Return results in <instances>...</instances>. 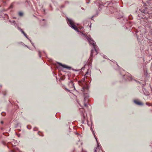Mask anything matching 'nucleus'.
<instances>
[{"label": "nucleus", "mask_w": 152, "mask_h": 152, "mask_svg": "<svg viewBox=\"0 0 152 152\" xmlns=\"http://www.w3.org/2000/svg\"><path fill=\"white\" fill-rule=\"evenodd\" d=\"M15 23V20H13L12 21V23Z\"/></svg>", "instance_id": "nucleus-54"}, {"label": "nucleus", "mask_w": 152, "mask_h": 152, "mask_svg": "<svg viewBox=\"0 0 152 152\" xmlns=\"http://www.w3.org/2000/svg\"><path fill=\"white\" fill-rule=\"evenodd\" d=\"M38 129V128L36 127H35L34 128V129H33V130L34 131H36L37 130H36L35 129Z\"/></svg>", "instance_id": "nucleus-39"}, {"label": "nucleus", "mask_w": 152, "mask_h": 152, "mask_svg": "<svg viewBox=\"0 0 152 152\" xmlns=\"http://www.w3.org/2000/svg\"><path fill=\"white\" fill-rule=\"evenodd\" d=\"M5 11V10H1L0 11V12H3V11Z\"/></svg>", "instance_id": "nucleus-52"}, {"label": "nucleus", "mask_w": 152, "mask_h": 152, "mask_svg": "<svg viewBox=\"0 0 152 152\" xmlns=\"http://www.w3.org/2000/svg\"><path fill=\"white\" fill-rule=\"evenodd\" d=\"M17 28L18 30H20L21 33H22L24 31H23L22 29H21L20 27L18 26H17Z\"/></svg>", "instance_id": "nucleus-18"}, {"label": "nucleus", "mask_w": 152, "mask_h": 152, "mask_svg": "<svg viewBox=\"0 0 152 152\" xmlns=\"http://www.w3.org/2000/svg\"><path fill=\"white\" fill-rule=\"evenodd\" d=\"M84 106L86 107H87L88 106V105H87V103H85L84 104Z\"/></svg>", "instance_id": "nucleus-41"}, {"label": "nucleus", "mask_w": 152, "mask_h": 152, "mask_svg": "<svg viewBox=\"0 0 152 152\" xmlns=\"http://www.w3.org/2000/svg\"><path fill=\"white\" fill-rule=\"evenodd\" d=\"M3 134L6 136H8L9 135V134L7 132H3Z\"/></svg>", "instance_id": "nucleus-20"}, {"label": "nucleus", "mask_w": 152, "mask_h": 152, "mask_svg": "<svg viewBox=\"0 0 152 152\" xmlns=\"http://www.w3.org/2000/svg\"><path fill=\"white\" fill-rule=\"evenodd\" d=\"M140 11H141L142 12H143L144 13H145V10L144 9H142V10L140 9Z\"/></svg>", "instance_id": "nucleus-34"}, {"label": "nucleus", "mask_w": 152, "mask_h": 152, "mask_svg": "<svg viewBox=\"0 0 152 152\" xmlns=\"http://www.w3.org/2000/svg\"><path fill=\"white\" fill-rule=\"evenodd\" d=\"M38 54L39 55V57L41 58V52H40V51L39 50H38Z\"/></svg>", "instance_id": "nucleus-27"}, {"label": "nucleus", "mask_w": 152, "mask_h": 152, "mask_svg": "<svg viewBox=\"0 0 152 152\" xmlns=\"http://www.w3.org/2000/svg\"><path fill=\"white\" fill-rule=\"evenodd\" d=\"M117 18L119 20L120 22L122 23V26L124 27L125 30H130L131 28L132 25V22L128 21L127 18H126L123 15L120 17H118Z\"/></svg>", "instance_id": "nucleus-2"}, {"label": "nucleus", "mask_w": 152, "mask_h": 152, "mask_svg": "<svg viewBox=\"0 0 152 152\" xmlns=\"http://www.w3.org/2000/svg\"><path fill=\"white\" fill-rule=\"evenodd\" d=\"M65 88V89L66 90H67V91H69V92H70V91L68 89H67V88Z\"/></svg>", "instance_id": "nucleus-49"}, {"label": "nucleus", "mask_w": 152, "mask_h": 152, "mask_svg": "<svg viewBox=\"0 0 152 152\" xmlns=\"http://www.w3.org/2000/svg\"><path fill=\"white\" fill-rule=\"evenodd\" d=\"M74 83L72 80H70L69 83V84H71L72 86V87L74 88V90H75V86H74Z\"/></svg>", "instance_id": "nucleus-12"}, {"label": "nucleus", "mask_w": 152, "mask_h": 152, "mask_svg": "<svg viewBox=\"0 0 152 152\" xmlns=\"http://www.w3.org/2000/svg\"><path fill=\"white\" fill-rule=\"evenodd\" d=\"M17 142L16 141L15 142L14 140V141H12V142H9L7 145V146L8 148H13L12 149H11L10 151L11 152H22L20 151L18 148H15L14 147L17 145Z\"/></svg>", "instance_id": "nucleus-3"}, {"label": "nucleus", "mask_w": 152, "mask_h": 152, "mask_svg": "<svg viewBox=\"0 0 152 152\" xmlns=\"http://www.w3.org/2000/svg\"><path fill=\"white\" fill-rule=\"evenodd\" d=\"M128 18H129V20H131L133 19V17H132V15H129L128 16Z\"/></svg>", "instance_id": "nucleus-22"}, {"label": "nucleus", "mask_w": 152, "mask_h": 152, "mask_svg": "<svg viewBox=\"0 0 152 152\" xmlns=\"http://www.w3.org/2000/svg\"><path fill=\"white\" fill-rule=\"evenodd\" d=\"M1 114L2 116H5L6 115V113L5 112H3L1 113Z\"/></svg>", "instance_id": "nucleus-28"}, {"label": "nucleus", "mask_w": 152, "mask_h": 152, "mask_svg": "<svg viewBox=\"0 0 152 152\" xmlns=\"http://www.w3.org/2000/svg\"><path fill=\"white\" fill-rule=\"evenodd\" d=\"M87 77H88L87 76H84V77L81 79V81H78V82L79 85L80 86L83 85L84 84H83V83L82 82H83V83H85V78H86V79H87Z\"/></svg>", "instance_id": "nucleus-9"}, {"label": "nucleus", "mask_w": 152, "mask_h": 152, "mask_svg": "<svg viewBox=\"0 0 152 152\" xmlns=\"http://www.w3.org/2000/svg\"><path fill=\"white\" fill-rule=\"evenodd\" d=\"M1 16H2L3 18H6L7 19L9 18V17L8 15L7 14H3L1 15Z\"/></svg>", "instance_id": "nucleus-11"}, {"label": "nucleus", "mask_w": 152, "mask_h": 152, "mask_svg": "<svg viewBox=\"0 0 152 152\" xmlns=\"http://www.w3.org/2000/svg\"><path fill=\"white\" fill-rule=\"evenodd\" d=\"M82 152H87L86 151H85L84 150L83 148H82Z\"/></svg>", "instance_id": "nucleus-42"}, {"label": "nucleus", "mask_w": 152, "mask_h": 152, "mask_svg": "<svg viewBox=\"0 0 152 152\" xmlns=\"http://www.w3.org/2000/svg\"><path fill=\"white\" fill-rule=\"evenodd\" d=\"M64 7H65L64 5H62L60 7L61 8H63Z\"/></svg>", "instance_id": "nucleus-47"}, {"label": "nucleus", "mask_w": 152, "mask_h": 152, "mask_svg": "<svg viewBox=\"0 0 152 152\" xmlns=\"http://www.w3.org/2000/svg\"><path fill=\"white\" fill-rule=\"evenodd\" d=\"M96 142L97 143V146L95 148H97H97L99 149V148H102V147L101 146H100V145H99V143L98 142V140H97V139H96Z\"/></svg>", "instance_id": "nucleus-13"}, {"label": "nucleus", "mask_w": 152, "mask_h": 152, "mask_svg": "<svg viewBox=\"0 0 152 152\" xmlns=\"http://www.w3.org/2000/svg\"><path fill=\"white\" fill-rule=\"evenodd\" d=\"M145 104L147 105H148V106H151V105L149 103H148V102H146L145 103Z\"/></svg>", "instance_id": "nucleus-32"}, {"label": "nucleus", "mask_w": 152, "mask_h": 152, "mask_svg": "<svg viewBox=\"0 0 152 152\" xmlns=\"http://www.w3.org/2000/svg\"><path fill=\"white\" fill-rule=\"evenodd\" d=\"M65 3L66 4H69V1H66Z\"/></svg>", "instance_id": "nucleus-36"}, {"label": "nucleus", "mask_w": 152, "mask_h": 152, "mask_svg": "<svg viewBox=\"0 0 152 152\" xmlns=\"http://www.w3.org/2000/svg\"><path fill=\"white\" fill-rule=\"evenodd\" d=\"M89 71V69H88L87 70V71L86 72V74H85V75L84 76H86L88 74Z\"/></svg>", "instance_id": "nucleus-26"}, {"label": "nucleus", "mask_w": 152, "mask_h": 152, "mask_svg": "<svg viewBox=\"0 0 152 152\" xmlns=\"http://www.w3.org/2000/svg\"><path fill=\"white\" fill-rule=\"evenodd\" d=\"M90 130H91L92 131V132L93 131H94V130H93V128H92V126H91V128H90Z\"/></svg>", "instance_id": "nucleus-44"}, {"label": "nucleus", "mask_w": 152, "mask_h": 152, "mask_svg": "<svg viewBox=\"0 0 152 152\" xmlns=\"http://www.w3.org/2000/svg\"><path fill=\"white\" fill-rule=\"evenodd\" d=\"M99 14V11L98 10H97L96 11V13L95 14L93 15V17H97L98 16Z\"/></svg>", "instance_id": "nucleus-17"}, {"label": "nucleus", "mask_w": 152, "mask_h": 152, "mask_svg": "<svg viewBox=\"0 0 152 152\" xmlns=\"http://www.w3.org/2000/svg\"><path fill=\"white\" fill-rule=\"evenodd\" d=\"M81 115L83 117V119L85 120V117L83 112L81 113Z\"/></svg>", "instance_id": "nucleus-21"}, {"label": "nucleus", "mask_w": 152, "mask_h": 152, "mask_svg": "<svg viewBox=\"0 0 152 152\" xmlns=\"http://www.w3.org/2000/svg\"><path fill=\"white\" fill-rule=\"evenodd\" d=\"M75 134L76 135H80V134H79V133H77V132H76V133H75Z\"/></svg>", "instance_id": "nucleus-53"}, {"label": "nucleus", "mask_w": 152, "mask_h": 152, "mask_svg": "<svg viewBox=\"0 0 152 152\" xmlns=\"http://www.w3.org/2000/svg\"><path fill=\"white\" fill-rule=\"evenodd\" d=\"M107 4V6L110 4H111V2L110 1H107V2L106 3L104 4Z\"/></svg>", "instance_id": "nucleus-24"}, {"label": "nucleus", "mask_w": 152, "mask_h": 152, "mask_svg": "<svg viewBox=\"0 0 152 152\" xmlns=\"http://www.w3.org/2000/svg\"><path fill=\"white\" fill-rule=\"evenodd\" d=\"M49 6H50V7L51 8L52 7V6H51V4H50V5H49Z\"/></svg>", "instance_id": "nucleus-62"}, {"label": "nucleus", "mask_w": 152, "mask_h": 152, "mask_svg": "<svg viewBox=\"0 0 152 152\" xmlns=\"http://www.w3.org/2000/svg\"><path fill=\"white\" fill-rule=\"evenodd\" d=\"M94 4H95L97 6H98V7L99 8H100L101 9H102V6L103 7H105L104 5H103L101 4L100 0H96L94 1Z\"/></svg>", "instance_id": "nucleus-7"}, {"label": "nucleus", "mask_w": 152, "mask_h": 152, "mask_svg": "<svg viewBox=\"0 0 152 152\" xmlns=\"http://www.w3.org/2000/svg\"><path fill=\"white\" fill-rule=\"evenodd\" d=\"M1 143L2 144H3L4 145H6V143L5 142H4V141H1Z\"/></svg>", "instance_id": "nucleus-31"}, {"label": "nucleus", "mask_w": 152, "mask_h": 152, "mask_svg": "<svg viewBox=\"0 0 152 152\" xmlns=\"http://www.w3.org/2000/svg\"><path fill=\"white\" fill-rule=\"evenodd\" d=\"M145 75L146 76H147L148 75V72L147 71H146L145 73Z\"/></svg>", "instance_id": "nucleus-45"}, {"label": "nucleus", "mask_w": 152, "mask_h": 152, "mask_svg": "<svg viewBox=\"0 0 152 152\" xmlns=\"http://www.w3.org/2000/svg\"><path fill=\"white\" fill-rule=\"evenodd\" d=\"M19 124H20V123H18L15 126V128H17Z\"/></svg>", "instance_id": "nucleus-33"}, {"label": "nucleus", "mask_w": 152, "mask_h": 152, "mask_svg": "<svg viewBox=\"0 0 152 152\" xmlns=\"http://www.w3.org/2000/svg\"><path fill=\"white\" fill-rule=\"evenodd\" d=\"M85 68V66H84V67H83L82 69H72V70H73V71H76V72H77V71H80V70H82L84 68Z\"/></svg>", "instance_id": "nucleus-15"}, {"label": "nucleus", "mask_w": 152, "mask_h": 152, "mask_svg": "<svg viewBox=\"0 0 152 152\" xmlns=\"http://www.w3.org/2000/svg\"><path fill=\"white\" fill-rule=\"evenodd\" d=\"M94 17H93V16H92V17L91 18V20H93V18Z\"/></svg>", "instance_id": "nucleus-61"}, {"label": "nucleus", "mask_w": 152, "mask_h": 152, "mask_svg": "<svg viewBox=\"0 0 152 152\" xmlns=\"http://www.w3.org/2000/svg\"><path fill=\"white\" fill-rule=\"evenodd\" d=\"M15 2H13L10 5L9 8V9H12L14 6V4H15Z\"/></svg>", "instance_id": "nucleus-14"}, {"label": "nucleus", "mask_w": 152, "mask_h": 152, "mask_svg": "<svg viewBox=\"0 0 152 152\" xmlns=\"http://www.w3.org/2000/svg\"><path fill=\"white\" fill-rule=\"evenodd\" d=\"M91 24H92V23H90V25L89 26V27L90 28H91Z\"/></svg>", "instance_id": "nucleus-56"}, {"label": "nucleus", "mask_w": 152, "mask_h": 152, "mask_svg": "<svg viewBox=\"0 0 152 152\" xmlns=\"http://www.w3.org/2000/svg\"><path fill=\"white\" fill-rule=\"evenodd\" d=\"M97 148H95L94 149V152H97Z\"/></svg>", "instance_id": "nucleus-43"}, {"label": "nucleus", "mask_w": 152, "mask_h": 152, "mask_svg": "<svg viewBox=\"0 0 152 152\" xmlns=\"http://www.w3.org/2000/svg\"><path fill=\"white\" fill-rule=\"evenodd\" d=\"M134 80L137 83H139V84H140L141 83V82H140L139 81H137V80Z\"/></svg>", "instance_id": "nucleus-37"}, {"label": "nucleus", "mask_w": 152, "mask_h": 152, "mask_svg": "<svg viewBox=\"0 0 152 152\" xmlns=\"http://www.w3.org/2000/svg\"><path fill=\"white\" fill-rule=\"evenodd\" d=\"M87 99H88L86 98H85V97H84V101L85 103H86V102L88 103V100H87Z\"/></svg>", "instance_id": "nucleus-23"}, {"label": "nucleus", "mask_w": 152, "mask_h": 152, "mask_svg": "<svg viewBox=\"0 0 152 152\" xmlns=\"http://www.w3.org/2000/svg\"><path fill=\"white\" fill-rule=\"evenodd\" d=\"M144 94L146 96H148L149 95V94L148 92H146L145 93L144 92Z\"/></svg>", "instance_id": "nucleus-30"}, {"label": "nucleus", "mask_w": 152, "mask_h": 152, "mask_svg": "<svg viewBox=\"0 0 152 152\" xmlns=\"http://www.w3.org/2000/svg\"><path fill=\"white\" fill-rule=\"evenodd\" d=\"M31 43L32 45V46L34 47L35 48H35V46L34 45V44L32 42Z\"/></svg>", "instance_id": "nucleus-46"}, {"label": "nucleus", "mask_w": 152, "mask_h": 152, "mask_svg": "<svg viewBox=\"0 0 152 152\" xmlns=\"http://www.w3.org/2000/svg\"><path fill=\"white\" fill-rule=\"evenodd\" d=\"M9 21L10 23H12V21L10 20H9Z\"/></svg>", "instance_id": "nucleus-64"}, {"label": "nucleus", "mask_w": 152, "mask_h": 152, "mask_svg": "<svg viewBox=\"0 0 152 152\" xmlns=\"http://www.w3.org/2000/svg\"><path fill=\"white\" fill-rule=\"evenodd\" d=\"M84 120L82 119V124H83Z\"/></svg>", "instance_id": "nucleus-63"}, {"label": "nucleus", "mask_w": 152, "mask_h": 152, "mask_svg": "<svg viewBox=\"0 0 152 152\" xmlns=\"http://www.w3.org/2000/svg\"><path fill=\"white\" fill-rule=\"evenodd\" d=\"M134 35L135 36H136L138 41H140L141 40H142L143 37L142 36V34H140V38H139V37H138L136 33H135V34H134Z\"/></svg>", "instance_id": "nucleus-10"}, {"label": "nucleus", "mask_w": 152, "mask_h": 152, "mask_svg": "<svg viewBox=\"0 0 152 152\" xmlns=\"http://www.w3.org/2000/svg\"><path fill=\"white\" fill-rule=\"evenodd\" d=\"M26 2H27L28 3V4H29V3L30 2V1H28V0H26Z\"/></svg>", "instance_id": "nucleus-51"}, {"label": "nucleus", "mask_w": 152, "mask_h": 152, "mask_svg": "<svg viewBox=\"0 0 152 152\" xmlns=\"http://www.w3.org/2000/svg\"><path fill=\"white\" fill-rule=\"evenodd\" d=\"M120 75L122 78V82H125L127 81H131L132 80L131 75L129 73L125 74L122 75L120 72H119Z\"/></svg>", "instance_id": "nucleus-4"}, {"label": "nucleus", "mask_w": 152, "mask_h": 152, "mask_svg": "<svg viewBox=\"0 0 152 152\" xmlns=\"http://www.w3.org/2000/svg\"><path fill=\"white\" fill-rule=\"evenodd\" d=\"M66 20L68 25L70 27L74 29L77 32L80 33L81 34L84 36L85 38H86L88 41L89 44L92 45L93 46L94 49H92L91 50L90 58H91L93 57L94 50H95L96 52V55H97L98 54L97 48L98 47L96 45V42L93 39L91 38V36L90 35L87 36L86 35L83 33L82 32L80 31L77 29L76 26L74 24V21L72 19L69 18L67 17H66Z\"/></svg>", "instance_id": "nucleus-1"}, {"label": "nucleus", "mask_w": 152, "mask_h": 152, "mask_svg": "<svg viewBox=\"0 0 152 152\" xmlns=\"http://www.w3.org/2000/svg\"><path fill=\"white\" fill-rule=\"evenodd\" d=\"M92 132L93 134V135H94L95 138L96 140V139H97V137L96 136V135H95V132H94V131H93Z\"/></svg>", "instance_id": "nucleus-25"}, {"label": "nucleus", "mask_w": 152, "mask_h": 152, "mask_svg": "<svg viewBox=\"0 0 152 152\" xmlns=\"http://www.w3.org/2000/svg\"><path fill=\"white\" fill-rule=\"evenodd\" d=\"M86 23L88 24V25L87 26H88L89 24V22L88 21H86Z\"/></svg>", "instance_id": "nucleus-48"}, {"label": "nucleus", "mask_w": 152, "mask_h": 152, "mask_svg": "<svg viewBox=\"0 0 152 152\" xmlns=\"http://www.w3.org/2000/svg\"><path fill=\"white\" fill-rule=\"evenodd\" d=\"M28 40L29 39V38L28 37V36L27 35L26 36V37H25Z\"/></svg>", "instance_id": "nucleus-58"}, {"label": "nucleus", "mask_w": 152, "mask_h": 152, "mask_svg": "<svg viewBox=\"0 0 152 152\" xmlns=\"http://www.w3.org/2000/svg\"><path fill=\"white\" fill-rule=\"evenodd\" d=\"M24 36H25V37H26V36H27V34L25 33L24 35Z\"/></svg>", "instance_id": "nucleus-59"}, {"label": "nucleus", "mask_w": 152, "mask_h": 152, "mask_svg": "<svg viewBox=\"0 0 152 152\" xmlns=\"http://www.w3.org/2000/svg\"><path fill=\"white\" fill-rule=\"evenodd\" d=\"M57 63L59 64V66H57V68L58 69L60 68L61 69V70H62L61 68L60 67V66H61L64 68L66 69L69 70H70L72 69V67L70 66H69L66 64H63L61 63H60L58 62H57Z\"/></svg>", "instance_id": "nucleus-6"}, {"label": "nucleus", "mask_w": 152, "mask_h": 152, "mask_svg": "<svg viewBox=\"0 0 152 152\" xmlns=\"http://www.w3.org/2000/svg\"><path fill=\"white\" fill-rule=\"evenodd\" d=\"M28 40L29 39V38L28 37V36L27 35L26 36V37H25Z\"/></svg>", "instance_id": "nucleus-57"}, {"label": "nucleus", "mask_w": 152, "mask_h": 152, "mask_svg": "<svg viewBox=\"0 0 152 152\" xmlns=\"http://www.w3.org/2000/svg\"><path fill=\"white\" fill-rule=\"evenodd\" d=\"M133 102L135 104L137 105L142 106L143 105V103L137 99L133 100Z\"/></svg>", "instance_id": "nucleus-8"}, {"label": "nucleus", "mask_w": 152, "mask_h": 152, "mask_svg": "<svg viewBox=\"0 0 152 152\" xmlns=\"http://www.w3.org/2000/svg\"><path fill=\"white\" fill-rule=\"evenodd\" d=\"M1 124H3L4 123V122H3V121H1Z\"/></svg>", "instance_id": "nucleus-60"}, {"label": "nucleus", "mask_w": 152, "mask_h": 152, "mask_svg": "<svg viewBox=\"0 0 152 152\" xmlns=\"http://www.w3.org/2000/svg\"><path fill=\"white\" fill-rule=\"evenodd\" d=\"M90 86L87 84H85L82 87V90H81L83 92V96L85 98L88 99L89 97L88 94L87 93H86V91L88 92V91Z\"/></svg>", "instance_id": "nucleus-5"}, {"label": "nucleus", "mask_w": 152, "mask_h": 152, "mask_svg": "<svg viewBox=\"0 0 152 152\" xmlns=\"http://www.w3.org/2000/svg\"><path fill=\"white\" fill-rule=\"evenodd\" d=\"M103 57L104 58H105V59L107 58V56L105 55H103Z\"/></svg>", "instance_id": "nucleus-38"}, {"label": "nucleus", "mask_w": 152, "mask_h": 152, "mask_svg": "<svg viewBox=\"0 0 152 152\" xmlns=\"http://www.w3.org/2000/svg\"><path fill=\"white\" fill-rule=\"evenodd\" d=\"M18 44L20 45H23V46H25V47H26L28 48V46L27 45H26L25 44L23 43L22 42H18Z\"/></svg>", "instance_id": "nucleus-16"}, {"label": "nucleus", "mask_w": 152, "mask_h": 152, "mask_svg": "<svg viewBox=\"0 0 152 152\" xmlns=\"http://www.w3.org/2000/svg\"><path fill=\"white\" fill-rule=\"evenodd\" d=\"M14 25L15 26V27H17V26H18L17 25V23H14Z\"/></svg>", "instance_id": "nucleus-35"}, {"label": "nucleus", "mask_w": 152, "mask_h": 152, "mask_svg": "<svg viewBox=\"0 0 152 152\" xmlns=\"http://www.w3.org/2000/svg\"><path fill=\"white\" fill-rule=\"evenodd\" d=\"M116 65H117V66L118 67V68H119H119H121L120 67V66H119L118 65V64H117V62H116Z\"/></svg>", "instance_id": "nucleus-50"}, {"label": "nucleus", "mask_w": 152, "mask_h": 152, "mask_svg": "<svg viewBox=\"0 0 152 152\" xmlns=\"http://www.w3.org/2000/svg\"><path fill=\"white\" fill-rule=\"evenodd\" d=\"M40 132L39 131L38 132V134L40 136H43V135H40L39 134V132Z\"/></svg>", "instance_id": "nucleus-55"}, {"label": "nucleus", "mask_w": 152, "mask_h": 152, "mask_svg": "<svg viewBox=\"0 0 152 152\" xmlns=\"http://www.w3.org/2000/svg\"><path fill=\"white\" fill-rule=\"evenodd\" d=\"M27 128L28 129H31V126L30 125H28L27 126Z\"/></svg>", "instance_id": "nucleus-29"}, {"label": "nucleus", "mask_w": 152, "mask_h": 152, "mask_svg": "<svg viewBox=\"0 0 152 152\" xmlns=\"http://www.w3.org/2000/svg\"><path fill=\"white\" fill-rule=\"evenodd\" d=\"M90 78V82H89V81H88V82L90 84V83L91 82V77H89Z\"/></svg>", "instance_id": "nucleus-40"}, {"label": "nucleus", "mask_w": 152, "mask_h": 152, "mask_svg": "<svg viewBox=\"0 0 152 152\" xmlns=\"http://www.w3.org/2000/svg\"><path fill=\"white\" fill-rule=\"evenodd\" d=\"M18 14L20 16H22L23 15V13L21 12H19L18 13Z\"/></svg>", "instance_id": "nucleus-19"}]
</instances>
